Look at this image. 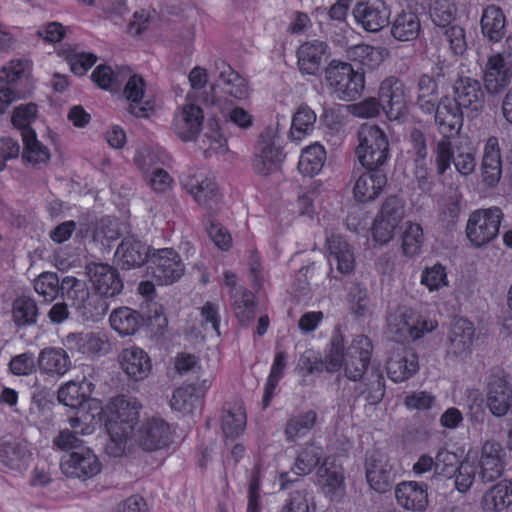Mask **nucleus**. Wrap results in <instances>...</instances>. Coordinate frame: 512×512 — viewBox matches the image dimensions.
Returning <instances> with one entry per match:
<instances>
[{
	"instance_id": "9b49d317",
	"label": "nucleus",
	"mask_w": 512,
	"mask_h": 512,
	"mask_svg": "<svg viewBox=\"0 0 512 512\" xmlns=\"http://www.w3.org/2000/svg\"><path fill=\"white\" fill-rule=\"evenodd\" d=\"M503 213L498 207L478 209L469 216L466 235L474 247H482L493 241L498 233Z\"/></svg>"
},
{
	"instance_id": "2f4dec72",
	"label": "nucleus",
	"mask_w": 512,
	"mask_h": 512,
	"mask_svg": "<svg viewBox=\"0 0 512 512\" xmlns=\"http://www.w3.org/2000/svg\"><path fill=\"white\" fill-rule=\"evenodd\" d=\"M70 428L59 430L58 434L53 438V445L62 451L72 452L79 451L81 448H87L80 436H86L93 433V427L82 424L77 417L69 419Z\"/></svg>"
},
{
	"instance_id": "aec40b11",
	"label": "nucleus",
	"mask_w": 512,
	"mask_h": 512,
	"mask_svg": "<svg viewBox=\"0 0 512 512\" xmlns=\"http://www.w3.org/2000/svg\"><path fill=\"white\" fill-rule=\"evenodd\" d=\"M480 177L482 183L488 188L496 187L501 180L502 156L499 140L495 136H490L484 144Z\"/></svg>"
},
{
	"instance_id": "09e8293b",
	"label": "nucleus",
	"mask_w": 512,
	"mask_h": 512,
	"mask_svg": "<svg viewBox=\"0 0 512 512\" xmlns=\"http://www.w3.org/2000/svg\"><path fill=\"white\" fill-rule=\"evenodd\" d=\"M318 421V414L313 410L291 417L285 427V435L289 441L307 436L315 427Z\"/></svg>"
},
{
	"instance_id": "9d476101",
	"label": "nucleus",
	"mask_w": 512,
	"mask_h": 512,
	"mask_svg": "<svg viewBox=\"0 0 512 512\" xmlns=\"http://www.w3.org/2000/svg\"><path fill=\"white\" fill-rule=\"evenodd\" d=\"M378 97L382 110L391 121L404 118L412 101L410 87L395 76L386 77L381 81Z\"/></svg>"
},
{
	"instance_id": "864d4df0",
	"label": "nucleus",
	"mask_w": 512,
	"mask_h": 512,
	"mask_svg": "<svg viewBox=\"0 0 512 512\" xmlns=\"http://www.w3.org/2000/svg\"><path fill=\"white\" fill-rule=\"evenodd\" d=\"M388 54V50L384 47H374L367 44H359L351 49V56L353 60L358 61L369 69L379 67Z\"/></svg>"
},
{
	"instance_id": "f257e3e1",
	"label": "nucleus",
	"mask_w": 512,
	"mask_h": 512,
	"mask_svg": "<svg viewBox=\"0 0 512 512\" xmlns=\"http://www.w3.org/2000/svg\"><path fill=\"white\" fill-rule=\"evenodd\" d=\"M141 401L133 396L119 395L111 398L102 408V419L108 440L106 454L112 457L124 456V449L131 443V436L142 419Z\"/></svg>"
},
{
	"instance_id": "393cba45",
	"label": "nucleus",
	"mask_w": 512,
	"mask_h": 512,
	"mask_svg": "<svg viewBox=\"0 0 512 512\" xmlns=\"http://www.w3.org/2000/svg\"><path fill=\"white\" fill-rule=\"evenodd\" d=\"M118 361L122 371L134 381L146 379L152 370L151 358L147 352L137 346L123 349L118 356Z\"/></svg>"
},
{
	"instance_id": "72a5a7b5",
	"label": "nucleus",
	"mask_w": 512,
	"mask_h": 512,
	"mask_svg": "<svg viewBox=\"0 0 512 512\" xmlns=\"http://www.w3.org/2000/svg\"><path fill=\"white\" fill-rule=\"evenodd\" d=\"M449 352L457 358L465 359L472 352L474 342V326L467 319L454 321L450 331Z\"/></svg>"
},
{
	"instance_id": "1a4fd4ad",
	"label": "nucleus",
	"mask_w": 512,
	"mask_h": 512,
	"mask_svg": "<svg viewBox=\"0 0 512 512\" xmlns=\"http://www.w3.org/2000/svg\"><path fill=\"white\" fill-rule=\"evenodd\" d=\"M450 136L443 135V138L438 140L433 148L436 173L443 176L453 163L460 175L467 177L473 174L476 168L475 152L470 148L463 147H457L455 152L449 140Z\"/></svg>"
},
{
	"instance_id": "bb28decb",
	"label": "nucleus",
	"mask_w": 512,
	"mask_h": 512,
	"mask_svg": "<svg viewBox=\"0 0 512 512\" xmlns=\"http://www.w3.org/2000/svg\"><path fill=\"white\" fill-rule=\"evenodd\" d=\"M32 454L26 445L11 439H0V464L8 471L23 474L29 467Z\"/></svg>"
},
{
	"instance_id": "7c9ffc66",
	"label": "nucleus",
	"mask_w": 512,
	"mask_h": 512,
	"mask_svg": "<svg viewBox=\"0 0 512 512\" xmlns=\"http://www.w3.org/2000/svg\"><path fill=\"white\" fill-rule=\"evenodd\" d=\"M61 289L66 293L67 299L72 302V306L85 320L94 319L96 313H94L91 306L90 293L82 280L72 276L64 277Z\"/></svg>"
},
{
	"instance_id": "b1692460",
	"label": "nucleus",
	"mask_w": 512,
	"mask_h": 512,
	"mask_svg": "<svg viewBox=\"0 0 512 512\" xmlns=\"http://www.w3.org/2000/svg\"><path fill=\"white\" fill-rule=\"evenodd\" d=\"M203 119V112L199 106L186 103L175 113L173 131L183 141H192L201 129Z\"/></svg>"
},
{
	"instance_id": "6e6d98bb",
	"label": "nucleus",
	"mask_w": 512,
	"mask_h": 512,
	"mask_svg": "<svg viewBox=\"0 0 512 512\" xmlns=\"http://www.w3.org/2000/svg\"><path fill=\"white\" fill-rule=\"evenodd\" d=\"M287 355L283 351H277L271 366L269 376L264 387L263 405L267 407L273 398L274 390L284 375Z\"/></svg>"
},
{
	"instance_id": "dca6fc26",
	"label": "nucleus",
	"mask_w": 512,
	"mask_h": 512,
	"mask_svg": "<svg viewBox=\"0 0 512 512\" xmlns=\"http://www.w3.org/2000/svg\"><path fill=\"white\" fill-rule=\"evenodd\" d=\"M152 277L160 285L177 281L184 273V264L179 254L171 248L159 249L151 255Z\"/></svg>"
},
{
	"instance_id": "423d86ee",
	"label": "nucleus",
	"mask_w": 512,
	"mask_h": 512,
	"mask_svg": "<svg viewBox=\"0 0 512 512\" xmlns=\"http://www.w3.org/2000/svg\"><path fill=\"white\" fill-rule=\"evenodd\" d=\"M438 326L436 319L421 308L402 307L389 318L388 329L399 339L412 340L423 337Z\"/></svg>"
},
{
	"instance_id": "e2e57ef3",
	"label": "nucleus",
	"mask_w": 512,
	"mask_h": 512,
	"mask_svg": "<svg viewBox=\"0 0 512 512\" xmlns=\"http://www.w3.org/2000/svg\"><path fill=\"white\" fill-rule=\"evenodd\" d=\"M200 146L206 154L224 155L228 152L227 139L217 125L207 130L200 139Z\"/></svg>"
},
{
	"instance_id": "0eeeda50",
	"label": "nucleus",
	"mask_w": 512,
	"mask_h": 512,
	"mask_svg": "<svg viewBox=\"0 0 512 512\" xmlns=\"http://www.w3.org/2000/svg\"><path fill=\"white\" fill-rule=\"evenodd\" d=\"M355 153L364 168L372 170L382 166L389 155V141L385 132L375 125H362L358 131Z\"/></svg>"
},
{
	"instance_id": "f03ea898",
	"label": "nucleus",
	"mask_w": 512,
	"mask_h": 512,
	"mask_svg": "<svg viewBox=\"0 0 512 512\" xmlns=\"http://www.w3.org/2000/svg\"><path fill=\"white\" fill-rule=\"evenodd\" d=\"M454 99L443 97L437 105L435 123L442 135H456L463 125L462 109L479 112L485 103L481 82L471 77L458 79L454 86Z\"/></svg>"
},
{
	"instance_id": "37998d69",
	"label": "nucleus",
	"mask_w": 512,
	"mask_h": 512,
	"mask_svg": "<svg viewBox=\"0 0 512 512\" xmlns=\"http://www.w3.org/2000/svg\"><path fill=\"white\" fill-rule=\"evenodd\" d=\"M418 16L413 12H401L390 25L391 35L398 41H413L420 32Z\"/></svg>"
},
{
	"instance_id": "603ef678",
	"label": "nucleus",
	"mask_w": 512,
	"mask_h": 512,
	"mask_svg": "<svg viewBox=\"0 0 512 512\" xmlns=\"http://www.w3.org/2000/svg\"><path fill=\"white\" fill-rule=\"evenodd\" d=\"M420 285L424 286L429 293L439 292L449 287L447 268L440 263L425 267L420 274Z\"/></svg>"
},
{
	"instance_id": "13d9d810",
	"label": "nucleus",
	"mask_w": 512,
	"mask_h": 512,
	"mask_svg": "<svg viewBox=\"0 0 512 512\" xmlns=\"http://www.w3.org/2000/svg\"><path fill=\"white\" fill-rule=\"evenodd\" d=\"M281 512H316L313 492L308 489L291 492Z\"/></svg>"
},
{
	"instance_id": "2eb2a0df",
	"label": "nucleus",
	"mask_w": 512,
	"mask_h": 512,
	"mask_svg": "<svg viewBox=\"0 0 512 512\" xmlns=\"http://www.w3.org/2000/svg\"><path fill=\"white\" fill-rule=\"evenodd\" d=\"M283 160L280 138L274 129L261 133L256 146L253 167L259 174L267 175L276 170Z\"/></svg>"
},
{
	"instance_id": "58836bf2",
	"label": "nucleus",
	"mask_w": 512,
	"mask_h": 512,
	"mask_svg": "<svg viewBox=\"0 0 512 512\" xmlns=\"http://www.w3.org/2000/svg\"><path fill=\"white\" fill-rule=\"evenodd\" d=\"M109 323L120 337L133 336L141 328L143 317L136 310L123 306L111 312Z\"/></svg>"
},
{
	"instance_id": "cd10ccee",
	"label": "nucleus",
	"mask_w": 512,
	"mask_h": 512,
	"mask_svg": "<svg viewBox=\"0 0 512 512\" xmlns=\"http://www.w3.org/2000/svg\"><path fill=\"white\" fill-rule=\"evenodd\" d=\"M512 506V478H505L483 492L479 500L482 512H503Z\"/></svg>"
},
{
	"instance_id": "4d7b16f0",
	"label": "nucleus",
	"mask_w": 512,
	"mask_h": 512,
	"mask_svg": "<svg viewBox=\"0 0 512 512\" xmlns=\"http://www.w3.org/2000/svg\"><path fill=\"white\" fill-rule=\"evenodd\" d=\"M322 454L323 450L320 446L308 445L298 454L292 468L293 472L298 476L310 474L318 465Z\"/></svg>"
},
{
	"instance_id": "4be33fe9",
	"label": "nucleus",
	"mask_w": 512,
	"mask_h": 512,
	"mask_svg": "<svg viewBox=\"0 0 512 512\" xmlns=\"http://www.w3.org/2000/svg\"><path fill=\"white\" fill-rule=\"evenodd\" d=\"M327 261L339 273L351 274L355 268V256L350 245L338 233H331L326 239Z\"/></svg>"
},
{
	"instance_id": "5701e85b",
	"label": "nucleus",
	"mask_w": 512,
	"mask_h": 512,
	"mask_svg": "<svg viewBox=\"0 0 512 512\" xmlns=\"http://www.w3.org/2000/svg\"><path fill=\"white\" fill-rule=\"evenodd\" d=\"M386 455L374 452L366 460V479L371 489L378 493L389 491L394 477Z\"/></svg>"
},
{
	"instance_id": "de8ad7c7",
	"label": "nucleus",
	"mask_w": 512,
	"mask_h": 512,
	"mask_svg": "<svg viewBox=\"0 0 512 512\" xmlns=\"http://www.w3.org/2000/svg\"><path fill=\"white\" fill-rule=\"evenodd\" d=\"M92 386V383L85 380L69 381L59 388L58 400L65 406L79 407L90 395Z\"/></svg>"
},
{
	"instance_id": "4c0bfd02",
	"label": "nucleus",
	"mask_w": 512,
	"mask_h": 512,
	"mask_svg": "<svg viewBox=\"0 0 512 512\" xmlns=\"http://www.w3.org/2000/svg\"><path fill=\"white\" fill-rule=\"evenodd\" d=\"M38 367L42 373L49 376H63L71 367L67 350L59 347L44 348L38 356Z\"/></svg>"
},
{
	"instance_id": "c756f323",
	"label": "nucleus",
	"mask_w": 512,
	"mask_h": 512,
	"mask_svg": "<svg viewBox=\"0 0 512 512\" xmlns=\"http://www.w3.org/2000/svg\"><path fill=\"white\" fill-rule=\"evenodd\" d=\"M418 369L417 356L406 348L393 352L386 364L387 375L395 383L410 379Z\"/></svg>"
},
{
	"instance_id": "f704fd0d",
	"label": "nucleus",
	"mask_w": 512,
	"mask_h": 512,
	"mask_svg": "<svg viewBox=\"0 0 512 512\" xmlns=\"http://www.w3.org/2000/svg\"><path fill=\"white\" fill-rule=\"evenodd\" d=\"M149 255V247L134 237H127L118 246L115 258L122 269L143 265Z\"/></svg>"
},
{
	"instance_id": "4468645a",
	"label": "nucleus",
	"mask_w": 512,
	"mask_h": 512,
	"mask_svg": "<svg viewBox=\"0 0 512 512\" xmlns=\"http://www.w3.org/2000/svg\"><path fill=\"white\" fill-rule=\"evenodd\" d=\"M182 185L201 206L212 208L220 200L214 176L207 170L190 171L182 178Z\"/></svg>"
},
{
	"instance_id": "8fccbe9b",
	"label": "nucleus",
	"mask_w": 512,
	"mask_h": 512,
	"mask_svg": "<svg viewBox=\"0 0 512 512\" xmlns=\"http://www.w3.org/2000/svg\"><path fill=\"white\" fill-rule=\"evenodd\" d=\"M316 122V114L308 106H300L292 118L290 138L292 141L300 142L309 136Z\"/></svg>"
},
{
	"instance_id": "c85d7f7f",
	"label": "nucleus",
	"mask_w": 512,
	"mask_h": 512,
	"mask_svg": "<svg viewBox=\"0 0 512 512\" xmlns=\"http://www.w3.org/2000/svg\"><path fill=\"white\" fill-rule=\"evenodd\" d=\"M318 484L332 500L342 497L345 490L342 467L333 459L326 458L317 471Z\"/></svg>"
},
{
	"instance_id": "a18cd8bd",
	"label": "nucleus",
	"mask_w": 512,
	"mask_h": 512,
	"mask_svg": "<svg viewBox=\"0 0 512 512\" xmlns=\"http://www.w3.org/2000/svg\"><path fill=\"white\" fill-rule=\"evenodd\" d=\"M129 76V67L121 66L112 69L110 66L99 65L91 74L92 80L104 90L116 91Z\"/></svg>"
},
{
	"instance_id": "774afa93",
	"label": "nucleus",
	"mask_w": 512,
	"mask_h": 512,
	"mask_svg": "<svg viewBox=\"0 0 512 512\" xmlns=\"http://www.w3.org/2000/svg\"><path fill=\"white\" fill-rule=\"evenodd\" d=\"M36 293L47 302L53 301L59 292V279L56 273L43 272L34 282Z\"/></svg>"
},
{
	"instance_id": "79ce46f5",
	"label": "nucleus",
	"mask_w": 512,
	"mask_h": 512,
	"mask_svg": "<svg viewBox=\"0 0 512 512\" xmlns=\"http://www.w3.org/2000/svg\"><path fill=\"white\" fill-rule=\"evenodd\" d=\"M482 34L492 42H499L505 34L506 19L503 11L495 6H487L481 17Z\"/></svg>"
},
{
	"instance_id": "6ab92c4d",
	"label": "nucleus",
	"mask_w": 512,
	"mask_h": 512,
	"mask_svg": "<svg viewBox=\"0 0 512 512\" xmlns=\"http://www.w3.org/2000/svg\"><path fill=\"white\" fill-rule=\"evenodd\" d=\"M88 276L92 289L100 296L113 297L118 295L123 283L119 273L112 266L104 263H93L88 267Z\"/></svg>"
},
{
	"instance_id": "69168bd1",
	"label": "nucleus",
	"mask_w": 512,
	"mask_h": 512,
	"mask_svg": "<svg viewBox=\"0 0 512 512\" xmlns=\"http://www.w3.org/2000/svg\"><path fill=\"white\" fill-rule=\"evenodd\" d=\"M165 159L166 155L163 152L155 151L149 147H141L136 151L134 163L144 175H147L155 167H160V164H163Z\"/></svg>"
},
{
	"instance_id": "412c9836",
	"label": "nucleus",
	"mask_w": 512,
	"mask_h": 512,
	"mask_svg": "<svg viewBox=\"0 0 512 512\" xmlns=\"http://www.w3.org/2000/svg\"><path fill=\"white\" fill-rule=\"evenodd\" d=\"M397 504L410 512H425L428 505V485L417 481H403L395 488Z\"/></svg>"
},
{
	"instance_id": "f3484780",
	"label": "nucleus",
	"mask_w": 512,
	"mask_h": 512,
	"mask_svg": "<svg viewBox=\"0 0 512 512\" xmlns=\"http://www.w3.org/2000/svg\"><path fill=\"white\" fill-rule=\"evenodd\" d=\"M505 457L499 442L487 440L483 443L478 460L479 477L483 483L494 482L504 474Z\"/></svg>"
},
{
	"instance_id": "0e129e2a",
	"label": "nucleus",
	"mask_w": 512,
	"mask_h": 512,
	"mask_svg": "<svg viewBox=\"0 0 512 512\" xmlns=\"http://www.w3.org/2000/svg\"><path fill=\"white\" fill-rule=\"evenodd\" d=\"M13 319L17 325L33 324L37 317V306L29 297H18L13 303Z\"/></svg>"
},
{
	"instance_id": "a211bd4d",
	"label": "nucleus",
	"mask_w": 512,
	"mask_h": 512,
	"mask_svg": "<svg viewBox=\"0 0 512 512\" xmlns=\"http://www.w3.org/2000/svg\"><path fill=\"white\" fill-rule=\"evenodd\" d=\"M353 16L368 32H378L387 25L390 10L382 0H367L356 4Z\"/></svg>"
},
{
	"instance_id": "bf43d9fd",
	"label": "nucleus",
	"mask_w": 512,
	"mask_h": 512,
	"mask_svg": "<svg viewBox=\"0 0 512 512\" xmlns=\"http://www.w3.org/2000/svg\"><path fill=\"white\" fill-rule=\"evenodd\" d=\"M454 488L461 494H466L473 486L476 478V466L474 462L465 459L459 463L452 473Z\"/></svg>"
},
{
	"instance_id": "3c124183",
	"label": "nucleus",
	"mask_w": 512,
	"mask_h": 512,
	"mask_svg": "<svg viewBox=\"0 0 512 512\" xmlns=\"http://www.w3.org/2000/svg\"><path fill=\"white\" fill-rule=\"evenodd\" d=\"M22 139L24 144L23 158L27 162L38 165L49 161V149L36 138V133L32 129L22 131Z\"/></svg>"
},
{
	"instance_id": "338daca9",
	"label": "nucleus",
	"mask_w": 512,
	"mask_h": 512,
	"mask_svg": "<svg viewBox=\"0 0 512 512\" xmlns=\"http://www.w3.org/2000/svg\"><path fill=\"white\" fill-rule=\"evenodd\" d=\"M233 311L239 321L243 324L254 318V297L247 290L239 291L232 295Z\"/></svg>"
},
{
	"instance_id": "5fc2aeb1",
	"label": "nucleus",
	"mask_w": 512,
	"mask_h": 512,
	"mask_svg": "<svg viewBox=\"0 0 512 512\" xmlns=\"http://www.w3.org/2000/svg\"><path fill=\"white\" fill-rule=\"evenodd\" d=\"M200 400L196 393V387L192 384H185L173 392L170 406L174 410L190 413L199 405Z\"/></svg>"
},
{
	"instance_id": "20e7f679",
	"label": "nucleus",
	"mask_w": 512,
	"mask_h": 512,
	"mask_svg": "<svg viewBox=\"0 0 512 512\" xmlns=\"http://www.w3.org/2000/svg\"><path fill=\"white\" fill-rule=\"evenodd\" d=\"M479 68L488 94L498 95L504 91L512 82V35L505 39L501 50L479 62Z\"/></svg>"
},
{
	"instance_id": "6e6552de",
	"label": "nucleus",
	"mask_w": 512,
	"mask_h": 512,
	"mask_svg": "<svg viewBox=\"0 0 512 512\" xmlns=\"http://www.w3.org/2000/svg\"><path fill=\"white\" fill-rule=\"evenodd\" d=\"M325 79L340 100H355L365 87L364 74L355 71L351 64L332 60L325 69Z\"/></svg>"
},
{
	"instance_id": "49530a36",
	"label": "nucleus",
	"mask_w": 512,
	"mask_h": 512,
	"mask_svg": "<svg viewBox=\"0 0 512 512\" xmlns=\"http://www.w3.org/2000/svg\"><path fill=\"white\" fill-rule=\"evenodd\" d=\"M400 239L404 256L414 258L420 255L424 243V233L420 224L411 221L405 222Z\"/></svg>"
},
{
	"instance_id": "a878e982",
	"label": "nucleus",
	"mask_w": 512,
	"mask_h": 512,
	"mask_svg": "<svg viewBox=\"0 0 512 512\" xmlns=\"http://www.w3.org/2000/svg\"><path fill=\"white\" fill-rule=\"evenodd\" d=\"M125 82L123 95L129 102V112L139 118L148 117L152 113L154 106L151 101L145 99L144 79L137 74H132L129 69V76Z\"/></svg>"
},
{
	"instance_id": "7ed1b4c3",
	"label": "nucleus",
	"mask_w": 512,
	"mask_h": 512,
	"mask_svg": "<svg viewBox=\"0 0 512 512\" xmlns=\"http://www.w3.org/2000/svg\"><path fill=\"white\" fill-rule=\"evenodd\" d=\"M371 353L372 344L368 337L358 335L345 346L343 335L334 333L324 357L325 370L335 373L343 369L348 379L357 381L365 373Z\"/></svg>"
},
{
	"instance_id": "e433bc0d",
	"label": "nucleus",
	"mask_w": 512,
	"mask_h": 512,
	"mask_svg": "<svg viewBox=\"0 0 512 512\" xmlns=\"http://www.w3.org/2000/svg\"><path fill=\"white\" fill-rule=\"evenodd\" d=\"M327 52V45L322 41L303 43L297 50V65L302 74L316 75L320 70Z\"/></svg>"
},
{
	"instance_id": "680f3d73",
	"label": "nucleus",
	"mask_w": 512,
	"mask_h": 512,
	"mask_svg": "<svg viewBox=\"0 0 512 512\" xmlns=\"http://www.w3.org/2000/svg\"><path fill=\"white\" fill-rule=\"evenodd\" d=\"M418 90L419 95L417 104L419 108L424 113L431 114L434 112L436 114L437 106L435 105L433 97L437 90L436 81L431 76L423 75L419 78Z\"/></svg>"
},
{
	"instance_id": "f8f14e48",
	"label": "nucleus",
	"mask_w": 512,
	"mask_h": 512,
	"mask_svg": "<svg viewBox=\"0 0 512 512\" xmlns=\"http://www.w3.org/2000/svg\"><path fill=\"white\" fill-rule=\"evenodd\" d=\"M404 216V201L397 196L386 198L373 223V241L379 246L388 244L394 238L395 230Z\"/></svg>"
},
{
	"instance_id": "39448f33",
	"label": "nucleus",
	"mask_w": 512,
	"mask_h": 512,
	"mask_svg": "<svg viewBox=\"0 0 512 512\" xmlns=\"http://www.w3.org/2000/svg\"><path fill=\"white\" fill-rule=\"evenodd\" d=\"M173 441L170 425L159 416L143 418L131 436V443L124 449V456L136 448L146 452H157L167 449Z\"/></svg>"
},
{
	"instance_id": "c03bdc74",
	"label": "nucleus",
	"mask_w": 512,
	"mask_h": 512,
	"mask_svg": "<svg viewBox=\"0 0 512 512\" xmlns=\"http://www.w3.org/2000/svg\"><path fill=\"white\" fill-rule=\"evenodd\" d=\"M325 160L326 151L324 147L315 142L302 150L298 170L304 176L313 177L322 170Z\"/></svg>"
},
{
	"instance_id": "c9c22d12",
	"label": "nucleus",
	"mask_w": 512,
	"mask_h": 512,
	"mask_svg": "<svg viewBox=\"0 0 512 512\" xmlns=\"http://www.w3.org/2000/svg\"><path fill=\"white\" fill-rule=\"evenodd\" d=\"M386 184L387 178L380 171L365 172L354 183V198L361 203L373 201L382 193Z\"/></svg>"
},
{
	"instance_id": "ddd939ff",
	"label": "nucleus",
	"mask_w": 512,
	"mask_h": 512,
	"mask_svg": "<svg viewBox=\"0 0 512 512\" xmlns=\"http://www.w3.org/2000/svg\"><path fill=\"white\" fill-rule=\"evenodd\" d=\"M60 468L66 477L86 481L101 472L102 463L96 453L87 447L64 455Z\"/></svg>"
},
{
	"instance_id": "052dcab7",
	"label": "nucleus",
	"mask_w": 512,
	"mask_h": 512,
	"mask_svg": "<svg viewBox=\"0 0 512 512\" xmlns=\"http://www.w3.org/2000/svg\"><path fill=\"white\" fill-rule=\"evenodd\" d=\"M246 425V414L241 405H236L232 410L225 412L222 417L221 428L227 438L239 436Z\"/></svg>"
},
{
	"instance_id": "a19ab883",
	"label": "nucleus",
	"mask_w": 512,
	"mask_h": 512,
	"mask_svg": "<svg viewBox=\"0 0 512 512\" xmlns=\"http://www.w3.org/2000/svg\"><path fill=\"white\" fill-rule=\"evenodd\" d=\"M217 68L220 70V85L225 94L237 100L248 98L250 89L244 77L234 71L232 67L225 62L217 64Z\"/></svg>"
},
{
	"instance_id": "ea45409f",
	"label": "nucleus",
	"mask_w": 512,
	"mask_h": 512,
	"mask_svg": "<svg viewBox=\"0 0 512 512\" xmlns=\"http://www.w3.org/2000/svg\"><path fill=\"white\" fill-rule=\"evenodd\" d=\"M62 345L72 354L90 356L100 352L105 341L98 334L90 332L70 333L62 340Z\"/></svg>"
},
{
	"instance_id": "473e14b6",
	"label": "nucleus",
	"mask_w": 512,
	"mask_h": 512,
	"mask_svg": "<svg viewBox=\"0 0 512 512\" xmlns=\"http://www.w3.org/2000/svg\"><path fill=\"white\" fill-rule=\"evenodd\" d=\"M486 404L496 417H503L512 409V386L503 378L494 379L489 383Z\"/></svg>"
}]
</instances>
